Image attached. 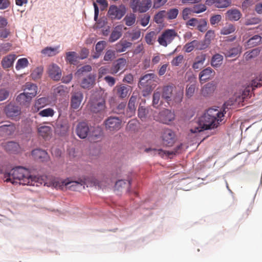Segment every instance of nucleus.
<instances>
[{"mask_svg":"<svg viewBox=\"0 0 262 262\" xmlns=\"http://www.w3.org/2000/svg\"><path fill=\"white\" fill-rule=\"evenodd\" d=\"M16 58L15 54H10L4 57L2 61V66L4 69H8L13 66V63Z\"/></svg>","mask_w":262,"mask_h":262,"instance_id":"obj_26","label":"nucleus"},{"mask_svg":"<svg viewBox=\"0 0 262 262\" xmlns=\"http://www.w3.org/2000/svg\"><path fill=\"white\" fill-rule=\"evenodd\" d=\"M148 113V110L143 106H139L138 110V115L142 120H145Z\"/></svg>","mask_w":262,"mask_h":262,"instance_id":"obj_51","label":"nucleus"},{"mask_svg":"<svg viewBox=\"0 0 262 262\" xmlns=\"http://www.w3.org/2000/svg\"><path fill=\"white\" fill-rule=\"evenodd\" d=\"M215 37L214 30H208L205 36V41L207 45H210L211 41L214 39Z\"/></svg>","mask_w":262,"mask_h":262,"instance_id":"obj_48","label":"nucleus"},{"mask_svg":"<svg viewBox=\"0 0 262 262\" xmlns=\"http://www.w3.org/2000/svg\"><path fill=\"white\" fill-rule=\"evenodd\" d=\"M123 27V25H119L114 28L108 39L110 42H114L121 37Z\"/></svg>","mask_w":262,"mask_h":262,"instance_id":"obj_22","label":"nucleus"},{"mask_svg":"<svg viewBox=\"0 0 262 262\" xmlns=\"http://www.w3.org/2000/svg\"><path fill=\"white\" fill-rule=\"evenodd\" d=\"M165 17H166V11L161 10L155 15L154 20L157 24H161L163 22V18Z\"/></svg>","mask_w":262,"mask_h":262,"instance_id":"obj_44","label":"nucleus"},{"mask_svg":"<svg viewBox=\"0 0 262 262\" xmlns=\"http://www.w3.org/2000/svg\"><path fill=\"white\" fill-rule=\"evenodd\" d=\"M207 21L205 19H200L197 25L198 29L201 32H204L207 30Z\"/></svg>","mask_w":262,"mask_h":262,"instance_id":"obj_54","label":"nucleus"},{"mask_svg":"<svg viewBox=\"0 0 262 262\" xmlns=\"http://www.w3.org/2000/svg\"><path fill=\"white\" fill-rule=\"evenodd\" d=\"M4 112L8 118L13 120L19 119L21 114V107L13 102H10L6 105Z\"/></svg>","mask_w":262,"mask_h":262,"instance_id":"obj_8","label":"nucleus"},{"mask_svg":"<svg viewBox=\"0 0 262 262\" xmlns=\"http://www.w3.org/2000/svg\"><path fill=\"white\" fill-rule=\"evenodd\" d=\"M224 113L216 108H209L197 122V125L190 129L192 133L201 132L204 130L216 127L223 120Z\"/></svg>","mask_w":262,"mask_h":262,"instance_id":"obj_2","label":"nucleus"},{"mask_svg":"<svg viewBox=\"0 0 262 262\" xmlns=\"http://www.w3.org/2000/svg\"><path fill=\"white\" fill-rule=\"evenodd\" d=\"M132 43L125 40H121L115 45V49L117 52L121 53L125 51L127 48L131 47Z\"/></svg>","mask_w":262,"mask_h":262,"instance_id":"obj_32","label":"nucleus"},{"mask_svg":"<svg viewBox=\"0 0 262 262\" xmlns=\"http://www.w3.org/2000/svg\"><path fill=\"white\" fill-rule=\"evenodd\" d=\"M52 132L51 127L48 126H41L38 128L39 135L46 139L51 137Z\"/></svg>","mask_w":262,"mask_h":262,"instance_id":"obj_34","label":"nucleus"},{"mask_svg":"<svg viewBox=\"0 0 262 262\" xmlns=\"http://www.w3.org/2000/svg\"><path fill=\"white\" fill-rule=\"evenodd\" d=\"M241 16L242 13L240 11L235 8L228 10L225 13L226 19L231 21H237Z\"/></svg>","mask_w":262,"mask_h":262,"instance_id":"obj_23","label":"nucleus"},{"mask_svg":"<svg viewBox=\"0 0 262 262\" xmlns=\"http://www.w3.org/2000/svg\"><path fill=\"white\" fill-rule=\"evenodd\" d=\"M151 5V0H130V7L134 12H146L150 9Z\"/></svg>","mask_w":262,"mask_h":262,"instance_id":"obj_5","label":"nucleus"},{"mask_svg":"<svg viewBox=\"0 0 262 262\" xmlns=\"http://www.w3.org/2000/svg\"><path fill=\"white\" fill-rule=\"evenodd\" d=\"M53 92L56 96H64L69 92L67 86L63 85H59L54 88Z\"/></svg>","mask_w":262,"mask_h":262,"instance_id":"obj_38","label":"nucleus"},{"mask_svg":"<svg viewBox=\"0 0 262 262\" xmlns=\"http://www.w3.org/2000/svg\"><path fill=\"white\" fill-rule=\"evenodd\" d=\"M261 43L262 37L259 35H255L246 41L245 46L247 48H251L257 46Z\"/></svg>","mask_w":262,"mask_h":262,"instance_id":"obj_29","label":"nucleus"},{"mask_svg":"<svg viewBox=\"0 0 262 262\" xmlns=\"http://www.w3.org/2000/svg\"><path fill=\"white\" fill-rule=\"evenodd\" d=\"M242 47L237 46L227 50H225L223 52L226 57H234L239 54L241 52Z\"/></svg>","mask_w":262,"mask_h":262,"instance_id":"obj_33","label":"nucleus"},{"mask_svg":"<svg viewBox=\"0 0 262 262\" xmlns=\"http://www.w3.org/2000/svg\"><path fill=\"white\" fill-rule=\"evenodd\" d=\"M231 0H216V7L218 8H225L230 6Z\"/></svg>","mask_w":262,"mask_h":262,"instance_id":"obj_52","label":"nucleus"},{"mask_svg":"<svg viewBox=\"0 0 262 262\" xmlns=\"http://www.w3.org/2000/svg\"><path fill=\"white\" fill-rule=\"evenodd\" d=\"M32 98L24 92L19 94L16 98V101L20 105L28 106L31 102Z\"/></svg>","mask_w":262,"mask_h":262,"instance_id":"obj_27","label":"nucleus"},{"mask_svg":"<svg viewBox=\"0 0 262 262\" xmlns=\"http://www.w3.org/2000/svg\"><path fill=\"white\" fill-rule=\"evenodd\" d=\"M105 129L110 132H117L121 127L122 120L117 117H110L104 122Z\"/></svg>","mask_w":262,"mask_h":262,"instance_id":"obj_11","label":"nucleus"},{"mask_svg":"<svg viewBox=\"0 0 262 262\" xmlns=\"http://www.w3.org/2000/svg\"><path fill=\"white\" fill-rule=\"evenodd\" d=\"M215 75V72L211 68L208 67L202 71L199 74L200 81H206L212 78Z\"/></svg>","mask_w":262,"mask_h":262,"instance_id":"obj_24","label":"nucleus"},{"mask_svg":"<svg viewBox=\"0 0 262 262\" xmlns=\"http://www.w3.org/2000/svg\"><path fill=\"white\" fill-rule=\"evenodd\" d=\"M184 56L182 55H179L171 60V64L172 66H178L182 62Z\"/></svg>","mask_w":262,"mask_h":262,"instance_id":"obj_61","label":"nucleus"},{"mask_svg":"<svg viewBox=\"0 0 262 262\" xmlns=\"http://www.w3.org/2000/svg\"><path fill=\"white\" fill-rule=\"evenodd\" d=\"M29 64L28 59L26 58L19 59L16 64L15 68L17 70H19L27 67Z\"/></svg>","mask_w":262,"mask_h":262,"instance_id":"obj_45","label":"nucleus"},{"mask_svg":"<svg viewBox=\"0 0 262 262\" xmlns=\"http://www.w3.org/2000/svg\"><path fill=\"white\" fill-rule=\"evenodd\" d=\"M5 149L11 153H15L19 149V145L14 142H9L5 145Z\"/></svg>","mask_w":262,"mask_h":262,"instance_id":"obj_39","label":"nucleus"},{"mask_svg":"<svg viewBox=\"0 0 262 262\" xmlns=\"http://www.w3.org/2000/svg\"><path fill=\"white\" fill-rule=\"evenodd\" d=\"M77 53L75 52L71 51L66 53V61L70 64H74L77 61Z\"/></svg>","mask_w":262,"mask_h":262,"instance_id":"obj_43","label":"nucleus"},{"mask_svg":"<svg viewBox=\"0 0 262 262\" xmlns=\"http://www.w3.org/2000/svg\"><path fill=\"white\" fill-rule=\"evenodd\" d=\"M236 28L234 25L227 24L221 30V34L222 35H228L234 32Z\"/></svg>","mask_w":262,"mask_h":262,"instance_id":"obj_42","label":"nucleus"},{"mask_svg":"<svg viewBox=\"0 0 262 262\" xmlns=\"http://www.w3.org/2000/svg\"><path fill=\"white\" fill-rule=\"evenodd\" d=\"M16 130V126L13 123L7 122L0 126V134L3 136H9L13 134Z\"/></svg>","mask_w":262,"mask_h":262,"instance_id":"obj_20","label":"nucleus"},{"mask_svg":"<svg viewBox=\"0 0 262 262\" xmlns=\"http://www.w3.org/2000/svg\"><path fill=\"white\" fill-rule=\"evenodd\" d=\"M83 98V94L80 91L72 93L71 98V107L74 110L78 109L81 103Z\"/></svg>","mask_w":262,"mask_h":262,"instance_id":"obj_18","label":"nucleus"},{"mask_svg":"<svg viewBox=\"0 0 262 262\" xmlns=\"http://www.w3.org/2000/svg\"><path fill=\"white\" fill-rule=\"evenodd\" d=\"M127 63L126 60L125 59L121 58H119L116 63L114 64L113 66L110 68V74L115 75L118 71L123 69Z\"/></svg>","mask_w":262,"mask_h":262,"instance_id":"obj_21","label":"nucleus"},{"mask_svg":"<svg viewBox=\"0 0 262 262\" xmlns=\"http://www.w3.org/2000/svg\"><path fill=\"white\" fill-rule=\"evenodd\" d=\"M155 35V33L154 31L147 33L145 37V39L146 43L148 45H152L154 43V37Z\"/></svg>","mask_w":262,"mask_h":262,"instance_id":"obj_64","label":"nucleus"},{"mask_svg":"<svg viewBox=\"0 0 262 262\" xmlns=\"http://www.w3.org/2000/svg\"><path fill=\"white\" fill-rule=\"evenodd\" d=\"M157 78L154 73L147 74L140 78L139 86L140 89H144L146 92H151L154 87L152 84Z\"/></svg>","mask_w":262,"mask_h":262,"instance_id":"obj_10","label":"nucleus"},{"mask_svg":"<svg viewBox=\"0 0 262 262\" xmlns=\"http://www.w3.org/2000/svg\"><path fill=\"white\" fill-rule=\"evenodd\" d=\"M12 44L9 42L0 43V52L6 53L11 50Z\"/></svg>","mask_w":262,"mask_h":262,"instance_id":"obj_62","label":"nucleus"},{"mask_svg":"<svg viewBox=\"0 0 262 262\" xmlns=\"http://www.w3.org/2000/svg\"><path fill=\"white\" fill-rule=\"evenodd\" d=\"M262 85V75H260L259 77H256L251 82V86L252 90L255 88L260 87Z\"/></svg>","mask_w":262,"mask_h":262,"instance_id":"obj_58","label":"nucleus"},{"mask_svg":"<svg viewBox=\"0 0 262 262\" xmlns=\"http://www.w3.org/2000/svg\"><path fill=\"white\" fill-rule=\"evenodd\" d=\"M126 12V8L123 5L119 6L111 5L108 9L107 16L112 20H119L123 17Z\"/></svg>","mask_w":262,"mask_h":262,"instance_id":"obj_9","label":"nucleus"},{"mask_svg":"<svg viewBox=\"0 0 262 262\" xmlns=\"http://www.w3.org/2000/svg\"><path fill=\"white\" fill-rule=\"evenodd\" d=\"M95 83V77L93 75H89L83 78L81 83V86L83 89H90Z\"/></svg>","mask_w":262,"mask_h":262,"instance_id":"obj_36","label":"nucleus"},{"mask_svg":"<svg viewBox=\"0 0 262 262\" xmlns=\"http://www.w3.org/2000/svg\"><path fill=\"white\" fill-rule=\"evenodd\" d=\"M161 137L163 144L167 146H172L176 141V134L169 128L163 130Z\"/></svg>","mask_w":262,"mask_h":262,"instance_id":"obj_12","label":"nucleus"},{"mask_svg":"<svg viewBox=\"0 0 262 262\" xmlns=\"http://www.w3.org/2000/svg\"><path fill=\"white\" fill-rule=\"evenodd\" d=\"M22 90L26 94L30 95L32 98L37 94V86L31 82H27L23 85Z\"/></svg>","mask_w":262,"mask_h":262,"instance_id":"obj_19","label":"nucleus"},{"mask_svg":"<svg viewBox=\"0 0 262 262\" xmlns=\"http://www.w3.org/2000/svg\"><path fill=\"white\" fill-rule=\"evenodd\" d=\"M49 104V99L46 97H41L35 101L32 110L34 112H37L41 108Z\"/></svg>","mask_w":262,"mask_h":262,"instance_id":"obj_28","label":"nucleus"},{"mask_svg":"<svg viewBox=\"0 0 262 262\" xmlns=\"http://www.w3.org/2000/svg\"><path fill=\"white\" fill-rule=\"evenodd\" d=\"M125 25L127 26H132L133 25L136 21V17L134 14H130L129 15H126L124 18Z\"/></svg>","mask_w":262,"mask_h":262,"instance_id":"obj_56","label":"nucleus"},{"mask_svg":"<svg viewBox=\"0 0 262 262\" xmlns=\"http://www.w3.org/2000/svg\"><path fill=\"white\" fill-rule=\"evenodd\" d=\"M102 135V133L101 128L97 127L92 132V135L90 136L91 140L94 142H97L100 140Z\"/></svg>","mask_w":262,"mask_h":262,"instance_id":"obj_40","label":"nucleus"},{"mask_svg":"<svg viewBox=\"0 0 262 262\" xmlns=\"http://www.w3.org/2000/svg\"><path fill=\"white\" fill-rule=\"evenodd\" d=\"M222 16L220 14H216L212 15L210 18V23L212 26L218 24L221 21Z\"/></svg>","mask_w":262,"mask_h":262,"instance_id":"obj_60","label":"nucleus"},{"mask_svg":"<svg viewBox=\"0 0 262 262\" xmlns=\"http://www.w3.org/2000/svg\"><path fill=\"white\" fill-rule=\"evenodd\" d=\"M251 94V87L248 86L246 88L243 92V93L241 96H239L237 98V96H235L236 98L234 99L233 98V100H232V98L230 100L224 103V108L223 110V112H226L225 109L226 107L227 108V106H231L234 104V102H237L238 103H239L242 100L243 101L244 99L247 98Z\"/></svg>","mask_w":262,"mask_h":262,"instance_id":"obj_15","label":"nucleus"},{"mask_svg":"<svg viewBox=\"0 0 262 262\" xmlns=\"http://www.w3.org/2000/svg\"><path fill=\"white\" fill-rule=\"evenodd\" d=\"M137 100V95L135 94V93H133V95L130 97L127 107L124 115L127 118H130L134 116L136 110V103Z\"/></svg>","mask_w":262,"mask_h":262,"instance_id":"obj_14","label":"nucleus"},{"mask_svg":"<svg viewBox=\"0 0 262 262\" xmlns=\"http://www.w3.org/2000/svg\"><path fill=\"white\" fill-rule=\"evenodd\" d=\"M198 45V41L195 40L186 43L184 47L185 51L187 53L191 52Z\"/></svg>","mask_w":262,"mask_h":262,"instance_id":"obj_55","label":"nucleus"},{"mask_svg":"<svg viewBox=\"0 0 262 262\" xmlns=\"http://www.w3.org/2000/svg\"><path fill=\"white\" fill-rule=\"evenodd\" d=\"M145 151L146 152H151V155L153 156L159 155L161 157H163L166 155V152L161 149H156L148 148L145 149Z\"/></svg>","mask_w":262,"mask_h":262,"instance_id":"obj_46","label":"nucleus"},{"mask_svg":"<svg viewBox=\"0 0 262 262\" xmlns=\"http://www.w3.org/2000/svg\"><path fill=\"white\" fill-rule=\"evenodd\" d=\"M130 181L128 180L125 181L123 180H120L116 182V187L118 188L120 187H125V186L129 187L130 185Z\"/></svg>","mask_w":262,"mask_h":262,"instance_id":"obj_63","label":"nucleus"},{"mask_svg":"<svg viewBox=\"0 0 262 262\" xmlns=\"http://www.w3.org/2000/svg\"><path fill=\"white\" fill-rule=\"evenodd\" d=\"M90 127L87 123L84 122H79L76 128L77 135L81 139L86 138L90 133Z\"/></svg>","mask_w":262,"mask_h":262,"instance_id":"obj_17","label":"nucleus"},{"mask_svg":"<svg viewBox=\"0 0 262 262\" xmlns=\"http://www.w3.org/2000/svg\"><path fill=\"white\" fill-rule=\"evenodd\" d=\"M260 50L258 48H255L252 50L246 52L245 54L246 60H249L258 56L259 54Z\"/></svg>","mask_w":262,"mask_h":262,"instance_id":"obj_47","label":"nucleus"},{"mask_svg":"<svg viewBox=\"0 0 262 262\" xmlns=\"http://www.w3.org/2000/svg\"><path fill=\"white\" fill-rule=\"evenodd\" d=\"M179 14V10L177 8L169 9L166 12V17L168 19H175Z\"/></svg>","mask_w":262,"mask_h":262,"instance_id":"obj_50","label":"nucleus"},{"mask_svg":"<svg viewBox=\"0 0 262 262\" xmlns=\"http://www.w3.org/2000/svg\"><path fill=\"white\" fill-rule=\"evenodd\" d=\"M191 9L192 13H200L205 11L207 7L205 4H199L194 5Z\"/></svg>","mask_w":262,"mask_h":262,"instance_id":"obj_49","label":"nucleus"},{"mask_svg":"<svg viewBox=\"0 0 262 262\" xmlns=\"http://www.w3.org/2000/svg\"><path fill=\"white\" fill-rule=\"evenodd\" d=\"M175 117L174 112L168 109H164L154 116L155 120L166 124H169L174 120Z\"/></svg>","mask_w":262,"mask_h":262,"instance_id":"obj_7","label":"nucleus"},{"mask_svg":"<svg viewBox=\"0 0 262 262\" xmlns=\"http://www.w3.org/2000/svg\"><path fill=\"white\" fill-rule=\"evenodd\" d=\"M178 36V33L174 29H166L158 37V41L163 47H167Z\"/></svg>","mask_w":262,"mask_h":262,"instance_id":"obj_6","label":"nucleus"},{"mask_svg":"<svg viewBox=\"0 0 262 262\" xmlns=\"http://www.w3.org/2000/svg\"><path fill=\"white\" fill-rule=\"evenodd\" d=\"M58 47L55 48L46 47L41 51V53L49 56H53L58 53Z\"/></svg>","mask_w":262,"mask_h":262,"instance_id":"obj_41","label":"nucleus"},{"mask_svg":"<svg viewBox=\"0 0 262 262\" xmlns=\"http://www.w3.org/2000/svg\"><path fill=\"white\" fill-rule=\"evenodd\" d=\"M216 86L214 84L209 82L206 84L201 90V94L204 96H208L213 93Z\"/></svg>","mask_w":262,"mask_h":262,"instance_id":"obj_35","label":"nucleus"},{"mask_svg":"<svg viewBox=\"0 0 262 262\" xmlns=\"http://www.w3.org/2000/svg\"><path fill=\"white\" fill-rule=\"evenodd\" d=\"M172 85H166L163 88L162 98L169 105H174L181 103L183 98V90H179L173 92Z\"/></svg>","mask_w":262,"mask_h":262,"instance_id":"obj_3","label":"nucleus"},{"mask_svg":"<svg viewBox=\"0 0 262 262\" xmlns=\"http://www.w3.org/2000/svg\"><path fill=\"white\" fill-rule=\"evenodd\" d=\"M89 108L93 113L103 112L105 109V102L103 99L92 100L88 103Z\"/></svg>","mask_w":262,"mask_h":262,"instance_id":"obj_13","label":"nucleus"},{"mask_svg":"<svg viewBox=\"0 0 262 262\" xmlns=\"http://www.w3.org/2000/svg\"><path fill=\"white\" fill-rule=\"evenodd\" d=\"M116 90V94L118 97L121 98H125L129 92L131 91V86L129 85H120L115 87Z\"/></svg>","mask_w":262,"mask_h":262,"instance_id":"obj_25","label":"nucleus"},{"mask_svg":"<svg viewBox=\"0 0 262 262\" xmlns=\"http://www.w3.org/2000/svg\"><path fill=\"white\" fill-rule=\"evenodd\" d=\"M106 46V41L104 40L98 41L95 46V52L93 55V58L94 59L98 58L102 54Z\"/></svg>","mask_w":262,"mask_h":262,"instance_id":"obj_30","label":"nucleus"},{"mask_svg":"<svg viewBox=\"0 0 262 262\" xmlns=\"http://www.w3.org/2000/svg\"><path fill=\"white\" fill-rule=\"evenodd\" d=\"M4 178L6 182L13 184L19 183L23 185L39 186L43 183V179L41 177L32 175L28 169L20 166L5 173Z\"/></svg>","mask_w":262,"mask_h":262,"instance_id":"obj_1","label":"nucleus"},{"mask_svg":"<svg viewBox=\"0 0 262 262\" xmlns=\"http://www.w3.org/2000/svg\"><path fill=\"white\" fill-rule=\"evenodd\" d=\"M223 56L222 55L215 54L211 58V65L214 68H219L223 63Z\"/></svg>","mask_w":262,"mask_h":262,"instance_id":"obj_37","label":"nucleus"},{"mask_svg":"<svg viewBox=\"0 0 262 262\" xmlns=\"http://www.w3.org/2000/svg\"><path fill=\"white\" fill-rule=\"evenodd\" d=\"M32 155L35 159L40 160L41 161H46L48 158V153L44 150L36 149L32 151Z\"/></svg>","mask_w":262,"mask_h":262,"instance_id":"obj_31","label":"nucleus"},{"mask_svg":"<svg viewBox=\"0 0 262 262\" xmlns=\"http://www.w3.org/2000/svg\"><path fill=\"white\" fill-rule=\"evenodd\" d=\"M116 52L115 51L112 50H108L105 52V54L104 56L103 59L105 61H111L115 57Z\"/></svg>","mask_w":262,"mask_h":262,"instance_id":"obj_57","label":"nucleus"},{"mask_svg":"<svg viewBox=\"0 0 262 262\" xmlns=\"http://www.w3.org/2000/svg\"><path fill=\"white\" fill-rule=\"evenodd\" d=\"M48 73L49 77L54 80L58 81L62 76L61 70L56 64L53 63L49 66Z\"/></svg>","mask_w":262,"mask_h":262,"instance_id":"obj_16","label":"nucleus"},{"mask_svg":"<svg viewBox=\"0 0 262 262\" xmlns=\"http://www.w3.org/2000/svg\"><path fill=\"white\" fill-rule=\"evenodd\" d=\"M55 112L53 109L51 108H48L44 109L39 112V115L41 117H53L54 115Z\"/></svg>","mask_w":262,"mask_h":262,"instance_id":"obj_53","label":"nucleus"},{"mask_svg":"<svg viewBox=\"0 0 262 262\" xmlns=\"http://www.w3.org/2000/svg\"><path fill=\"white\" fill-rule=\"evenodd\" d=\"M88 178L83 177L77 181H70L69 179L66 180H55L53 182V186L56 188H62L63 186H68L72 190L76 191L79 189V187L88 184Z\"/></svg>","mask_w":262,"mask_h":262,"instance_id":"obj_4","label":"nucleus"},{"mask_svg":"<svg viewBox=\"0 0 262 262\" xmlns=\"http://www.w3.org/2000/svg\"><path fill=\"white\" fill-rule=\"evenodd\" d=\"M195 86L194 84L187 85L186 89V95L188 98L191 97L195 92Z\"/></svg>","mask_w":262,"mask_h":262,"instance_id":"obj_59","label":"nucleus"}]
</instances>
